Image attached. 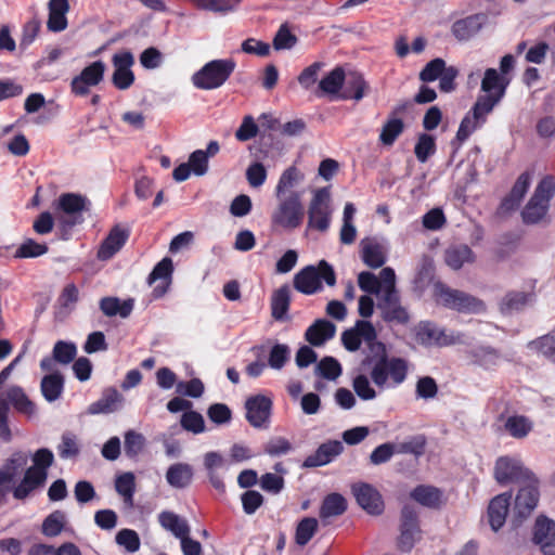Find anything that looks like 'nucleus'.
Masks as SVG:
<instances>
[{"label": "nucleus", "instance_id": "nucleus-1", "mask_svg": "<svg viewBox=\"0 0 555 555\" xmlns=\"http://www.w3.org/2000/svg\"><path fill=\"white\" fill-rule=\"evenodd\" d=\"M29 453L16 451L0 467V493L12 492L15 500L23 501L44 486L48 470L54 462L53 452L38 449L31 456L33 464L26 468Z\"/></svg>", "mask_w": 555, "mask_h": 555}, {"label": "nucleus", "instance_id": "nucleus-2", "mask_svg": "<svg viewBox=\"0 0 555 555\" xmlns=\"http://www.w3.org/2000/svg\"><path fill=\"white\" fill-rule=\"evenodd\" d=\"M384 293L377 299V309L384 321L395 324H406L409 313L400 304L399 292L396 287V273L390 267L384 268Z\"/></svg>", "mask_w": 555, "mask_h": 555}, {"label": "nucleus", "instance_id": "nucleus-3", "mask_svg": "<svg viewBox=\"0 0 555 555\" xmlns=\"http://www.w3.org/2000/svg\"><path fill=\"white\" fill-rule=\"evenodd\" d=\"M366 361L372 364L371 377L377 387L389 386L388 379L397 386L406 377L408 366L405 361L399 358L388 359L386 348L383 352L369 357Z\"/></svg>", "mask_w": 555, "mask_h": 555}, {"label": "nucleus", "instance_id": "nucleus-4", "mask_svg": "<svg viewBox=\"0 0 555 555\" xmlns=\"http://www.w3.org/2000/svg\"><path fill=\"white\" fill-rule=\"evenodd\" d=\"M276 207L271 214L272 225L287 231L299 228L305 216L301 194L291 192L287 197H276Z\"/></svg>", "mask_w": 555, "mask_h": 555}, {"label": "nucleus", "instance_id": "nucleus-5", "mask_svg": "<svg viewBox=\"0 0 555 555\" xmlns=\"http://www.w3.org/2000/svg\"><path fill=\"white\" fill-rule=\"evenodd\" d=\"M555 193V180L544 177L537 185L533 195L521 211L526 224H535L546 219L550 202Z\"/></svg>", "mask_w": 555, "mask_h": 555}, {"label": "nucleus", "instance_id": "nucleus-6", "mask_svg": "<svg viewBox=\"0 0 555 555\" xmlns=\"http://www.w3.org/2000/svg\"><path fill=\"white\" fill-rule=\"evenodd\" d=\"M235 66L232 59L212 60L192 76V82L201 90L218 89L229 79Z\"/></svg>", "mask_w": 555, "mask_h": 555}, {"label": "nucleus", "instance_id": "nucleus-7", "mask_svg": "<svg viewBox=\"0 0 555 555\" xmlns=\"http://www.w3.org/2000/svg\"><path fill=\"white\" fill-rule=\"evenodd\" d=\"M322 280L334 286L336 276L333 267L325 260H321L318 267L308 266L300 270L294 278V287L306 295H311L322 288Z\"/></svg>", "mask_w": 555, "mask_h": 555}, {"label": "nucleus", "instance_id": "nucleus-8", "mask_svg": "<svg viewBox=\"0 0 555 555\" xmlns=\"http://www.w3.org/2000/svg\"><path fill=\"white\" fill-rule=\"evenodd\" d=\"M89 199L78 193H63L54 203L57 220L65 228H72L83 221V212L89 210Z\"/></svg>", "mask_w": 555, "mask_h": 555}, {"label": "nucleus", "instance_id": "nucleus-9", "mask_svg": "<svg viewBox=\"0 0 555 555\" xmlns=\"http://www.w3.org/2000/svg\"><path fill=\"white\" fill-rule=\"evenodd\" d=\"M332 208L331 196L327 189L314 192L308 207V228L319 232H326L331 224Z\"/></svg>", "mask_w": 555, "mask_h": 555}, {"label": "nucleus", "instance_id": "nucleus-10", "mask_svg": "<svg viewBox=\"0 0 555 555\" xmlns=\"http://www.w3.org/2000/svg\"><path fill=\"white\" fill-rule=\"evenodd\" d=\"M437 300L443 306L461 312L478 313L485 310L483 302L479 299L443 285L437 286Z\"/></svg>", "mask_w": 555, "mask_h": 555}, {"label": "nucleus", "instance_id": "nucleus-11", "mask_svg": "<svg viewBox=\"0 0 555 555\" xmlns=\"http://www.w3.org/2000/svg\"><path fill=\"white\" fill-rule=\"evenodd\" d=\"M422 535L423 532L420 527L416 511L411 506H403L401 511L398 547L402 552H410L414 547V545L421 541Z\"/></svg>", "mask_w": 555, "mask_h": 555}, {"label": "nucleus", "instance_id": "nucleus-12", "mask_svg": "<svg viewBox=\"0 0 555 555\" xmlns=\"http://www.w3.org/2000/svg\"><path fill=\"white\" fill-rule=\"evenodd\" d=\"M416 339L425 346L446 347L463 343V334L442 330L429 322L421 323L416 331Z\"/></svg>", "mask_w": 555, "mask_h": 555}, {"label": "nucleus", "instance_id": "nucleus-13", "mask_svg": "<svg viewBox=\"0 0 555 555\" xmlns=\"http://www.w3.org/2000/svg\"><path fill=\"white\" fill-rule=\"evenodd\" d=\"M509 80L501 76L496 69L488 68L485 72L481 81V91L483 95L478 96L477 101L490 106L491 109L503 99Z\"/></svg>", "mask_w": 555, "mask_h": 555}, {"label": "nucleus", "instance_id": "nucleus-14", "mask_svg": "<svg viewBox=\"0 0 555 555\" xmlns=\"http://www.w3.org/2000/svg\"><path fill=\"white\" fill-rule=\"evenodd\" d=\"M106 65L102 61L89 64L72 79V92L79 96L87 95L92 87L98 86L103 80Z\"/></svg>", "mask_w": 555, "mask_h": 555}, {"label": "nucleus", "instance_id": "nucleus-15", "mask_svg": "<svg viewBox=\"0 0 555 555\" xmlns=\"http://www.w3.org/2000/svg\"><path fill=\"white\" fill-rule=\"evenodd\" d=\"M114 73L112 82L118 90H127L134 82V73L132 66L134 64L133 54L128 50L115 53L112 57Z\"/></svg>", "mask_w": 555, "mask_h": 555}, {"label": "nucleus", "instance_id": "nucleus-16", "mask_svg": "<svg viewBox=\"0 0 555 555\" xmlns=\"http://www.w3.org/2000/svg\"><path fill=\"white\" fill-rule=\"evenodd\" d=\"M533 475L524 467L521 461L514 456H501L494 466V478L499 483L528 480Z\"/></svg>", "mask_w": 555, "mask_h": 555}, {"label": "nucleus", "instance_id": "nucleus-17", "mask_svg": "<svg viewBox=\"0 0 555 555\" xmlns=\"http://www.w3.org/2000/svg\"><path fill=\"white\" fill-rule=\"evenodd\" d=\"M388 245L379 237H364L360 242V256L365 266L377 269L387 261Z\"/></svg>", "mask_w": 555, "mask_h": 555}, {"label": "nucleus", "instance_id": "nucleus-18", "mask_svg": "<svg viewBox=\"0 0 555 555\" xmlns=\"http://www.w3.org/2000/svg\"><path fill=\"white\" fill-rule=\"evenodd\" d=\"M352 493L357 503L371 515H380L384 511V501L376 488L370 483L359 482L352 486Z\"/></svg>", "mask_w": 555, "mask_h": 555}, {"label": "nucleus", "instance_id": "nucleus-19", "mask_svg": "<svg viewBox=\"0 0 555 555\" xmlns=\"http://www.w3.org/2000/svg\"><path fill=\"white\" fill-rule=\"evenodd\" d=\"M491 112L490 106L476 101L472 111L461 121L456 133L457 140L465 141L475 130L486 122L487 116Z\"/></svg>", "mask_w": 555, "mask_h": 555}, {"label": "nucleus", "instance_id": "nucleus-20", "mask_svg": "<svg viewBox=\"0 0 555 555\" xmlns=\"http://www.w3.org/2000/svg\"><path fill=\"white\" fill-rule=\"evenodd\" d=\"M520 488L515 499V511L519 518H526L537 507L539 501L538 481L534 477Z\"/></svg>", "mask_w": 555, "mask_h": 555}, {"label": "nucleus", "instance_id": "nucleus-21", "mask_svg": "<svg viewBox=\"0 0 555 555\" xmlns=\"http://www.w3.org/2000/svg\"><path fill=\"white\" fill-rule=\"evenodd\" d=\"M271 405V400L261 395L247 399L245 408L249 424L256 428L262 427L269 420Z\"/></svg>", "mask_w": 555, "mask_h": 555}, {"label": "nucleus", "instance_id": "nucleus-22", "mask_svg": "<svg viewBox=\"0 0 555 555\" xmlns=\"http://www.w3.org/2000/svg\"><path fill=\"white\" fill-rule=\"evenodd\" d=\"M485 15L473 14L455 21L451 26V34L457 41L466 42L479 34L483 24Z\"/></svg>", "mask_w": 555, "mask_h": 555}, {"label": "nucleus", "instance_id": "nucleus-23", "mask_svg": "<svg viewBox=\"0 0 555 555\" xmlns=\"http://www.w3.org/2000/svg\"><path fill=\"white\" fill-rule=\"evenodd\" d=\"M173 272L172 260L168 257L162 259L153 269V271L149 275V283L153 284L156 281H160L153 289V295L155 298H159L164 296L171 283V275Z\"/></svg>", "mask_w": 555, "mask_h": 555}, {"label": "nucleus", "instance_id": "nucleus-24", "mask_svg": "<svg viewBox=\"0 0 555 555\" xmlns=\"http://www.w3.org/2000/svg\"><path fill=\"white\" fill-rule=\"evenodd\" d=\"M344 450V446L338 440H331L322 443L317 451L306 457L304 467H319L331 463Z\"/></svg>", "mask_w": 555, "mask_h": 555}, {"label": "nucleus", "instance_id": "nucleus-25", "mask_svg": "<svg viewBox=\"0 0 555 555\" xmlns=\"http://www.w3.org/2000/svg\"><path fill=\"white\" fill-rule=\"evenodd\" d=\"M129 237V231L119 225L114 227L107 237L102 243L98 257L101 260L112 258L126 244Z\"/></svg>", "mask_w": 555, "mask_h": 555}, {"label": "nucleus", "instance_id": "nucleus-26", "mask_svg": "<svg viewBox=\"0 0 555 555\" xmlns=\"http://www.w3.org/2000/svg\"><path fill=\"white\" fill-rule=\"evenodd\" d=\"M443 259L450 269L456 271L465 264L473 263L475 254L466 244H454L446 248Z\"/></svg>", "mask_w": 555, "mask_h": 555}, {"label": "nucleus", "instance_id": "nucleus-27", "mask_svg": "<svg viewBox=\"0 0 555 555\" xmlns=\"http://www.w3.org/2000/svg\"><path fill=\"white\" fill-rule=\"evenodd\" d=\"M511 498L509 493H502L493 498L489 504L488 517L494 531H498L505 524Z\"/></svg>", "mask_w": 555, "mask_h": 555}, {"label": "nucleus", "instance_id": "nucleus-28", "mask_svg": "<svg viewBox=\"0 0 555 555\" xmlns=\"http://www.w3.org/2000/svg\"><path fill=\"white\" fill-rule=\"evenodd\" d=\"M8 404H12L14 409L21 413L26 415L27 417H33L37 414L36 404L27 397L23 388L20 386H11L5 391V397Z\"/></svg>", "mask_w": 555, "mask_h": 555}, {"label": "nucleus", "instance_id": "nucleus-29", "mask_svg": "<svg viewBox=\"0 0 555 555\" xmlns=\"http://www.w3.org/2000/svg\"><path fill=\"white\" fill-rule=\"evenodd\" d=\"M49 17L47 26L49 30L59 33L67 27L66 14L69 11L68 0H50L48 4Z\"/></svg>", "mask_w": 555, "mask_h": 555}, {"label": "nucleus", "instance_id": "nucleus-30", "mask_svg": "<svg viewBox=\"0 0 555 555\" xmlns=\"http://www.w3.org/2000/svg\"><path fill=\"white\" fill-rule=\"evenodd\" d=\"M335 333L336 326L331 321L320 319L307 328L305 336L312 346L319 347L332 339Z\"/></svg>", "mask_w": 555, "mask_h": 555}, {"label": "nucleus", "instance_id": "nucleus-31", "mask_svg": "<svg viewBox=\"0 0 555 555\" xmlns=\"http://www.w3.org/2000/svg\"><path fill=\"white\" fill-rule=\"evenodd\" d=\"M122 402V396L116 389H106L102 397L88 406V413L108 414L117 411Z\"/></svg>", "mask_w": 555, "mask_h": 555}, {"label": "nucleus", "instance_id": "nucleus-32", "mask_svg": "<svg viewBox=\"0 0 555 555\" xmlns=\"http://www.w3.org/2000/svg\"><path fill=\"white\" fill-rule=\"evenodd\" d=\"M100 309L106 317H120L122 319L128 318L134 306L133 299L120 300L118 297H103L100 302Z\"/></svg>", "mask_w": 555, "mask_h": 555}, {"label": "nucleus", "instance_id": "nucleus-33", "mask_svg": "<svg viewBox=\"0 0 555 555\" xmlns=\"http://www.w3.org/2000/svg\"><path fill=\"white\" fill-rule=\"evenodd\" d=\"M204 466L208 473L209 481L218 491H224V482L218 469L227 468L224 457L218 452H208L204 455Z\"/></svg>", "mask_w": 555, "mask_h": 555}, {"label": "nucleus", "instance_id": "nucleus-34", "mask_svg": "<svg viewBox=\"0 0 555 555\" xmlns=\"http://www.w3.org/2000/svg\"><path fill=\"white\" fill-rule=\"evenodd\" d=\"M530 182L531 175L529 172L521 173L516 180L509 195L502 202L501 209L503 211L516 209L527 193Z\"/></svg>", "mask_w": 555, "mask_h": 555}, {"label": "nucleus", "instance_id": "nucleus-35", "mask_svg": "<svg viewBox=\"0 0 555 555\" xmlns=\"http://www.w3.org/2000/svg\"><path fill=\"white\" fill-rule=\"evenodd\" d=\"M305 180V175L296 166L286 168L280 176L274 190L275 197H287V192L299 185Z\"/></svg>", "mask_w": 555, "mask_h": 555}, {"label": "nucleus", "instance_id": "nucleus-36", "mask_svg": "<svg viewBox=\"0 0 555 555\" xmlns=\"http://www.w3.org/2000/svg\"><path fill=\"white\" fill-rule=\"evenodd\" d=\"M345 80L346 86L339 99L360 101L365 96L369 91V85L361 74L356 72L349 73V75L345 77Z\"/></svg>", "mask_w": 555, "mask_h": 555}, {"label": "nucleus", "instance_id": "nucleus-37", "mask_svg": "<svg viewBox=\"0 0 555 555\" xmlns=\"http://www.w3.org/2000/svg\"><path fill=\"white\" fill-rule=\"evenodd\" d=\"M533 421L525 415L513 414L504 422L505 431L515 439H524L533 430Z\"/></svg>", "mask_w": 555, "mask_h": 555}, {"label": "nucleus", "instance_id": "nucleus-38", "mask_svg": "<svg viewBox=\"0 0 555 555\" xmlns=\"http://www.w3.org/2000/svg\"><path fill=\"white\" fill-rule=\"evenodd\" d=\"M554 541L555 521L545 516H539L533 528V542L543 550L544 546L553 544Z\"/></svg>", "mask_w": 555, "mask_h": 555}, {"label": "nucleus", "instance_id": "nucleus-39", "mask_svg": "<svg viewBox=\"0 0 555 555\" xmlns=\"http://www.w3.org/2000/svg\"><path fill=\"white\" fill-rule=\"evenodd\" d=\"M193 478L192 466L186 463H176L170 465L166 473L167 482L177 489L186 488Z\"/></svg>", "mask_w": 555, "mask_h": 555}, {"label": "nucleus", "instance_id": "nucleus-40", "mask_svg": "<svg viewBox=\"0 0 555 555\" xmlns=\"http://www.w3.org/2000/svg\"><path fill=\"white\" fill-rule=\"evenodd\" d=\"M410 495L414 501L428 508H438L442 504V493L435 487L417 486Z\"/></svg>", "mask_w": 555, "mask_h": 555}, {"label": "nucleus", "instance_id": "nucleus-41", "mask_svg": "<svg viewBox=\"0 0 555 555\" xmlns=\"http://www.w3.org/2000/svg\"><path fill=\"white\" fill-rule=\"evenodd\" d=\"M344 82L345 73L343 68L336 67L320 80L319 89L326 95L339 99Z\"/></svg>", "mask_w": 555, "mask_h": 555}, {"label": "nucleus", "instance_id": "nucleus-42", "mask_svg": "<svg viewBox=\"0 0 555 555\" xmlns=\"http://www.w3.org/2000/svg\"><path fill=\"white\" fill-rule=\"evenodd\" d=\"M41 392L43 398L48 402L56 401L63 392L64 379L60 373H53L46 375L40 384Z\"/></svg>", "mask_w": 555, "mask_h": 555}, {"label": "nucleus", "instance_id": "nucleus-43", "mask_svg": "<svg viewBox=\"0 0 555 555\" xmlns=\"http://www.w3.org/2000/svg\"><path fill=\"white\" fill-rule=\"evenodd\" d=\"M158 520L163 528L170 531L178 539L188 535L190 532L186 521L172 512H162Z\"/></svg>", "mask_w": 555, "mask_h": 555}, {"label": "nucleus", "instance_id": "nucleus-44", "mask_svg": "<svg viewBox=\"0 0 555 555\" xmlns=\"http://www.w3.org/2000/svg\"><path fill=\"white\" fill-rule=\"evenodd\" d=\"M347 509V501L339 493H331L326 495L320 508V517L322 519L337 517Z\"/></svg>", "mask_w": 555, "mask_h": 555}, {"label": "nucleus", "instance_id": "nucleus-45", "mask_svg": "<svg viewBox=\"0 0 555 555\" xmlns=\"http://www.w3.org/2000/svg\"><path fill=\"white\" fill-rule=\"evenodd\" d=\"M115 490L122 498L127 507L133 506V495L135 491V478L130 472L116 477Z\"/></svg>", "mask_w": 555, "mask_h": 555}, {"label": "nucleus", "instance_id": "nucleus-46", "mask_svg": "<svg viewBox=\"0 0 555 555\" xmlns=\"http://www.w3.org/2000/svg\"><path fill=\"white\" fill-rule=\"evenodd\" d=\"M353 328L360 336L361 340L363 339L369 344L370 350L373 353V356H376L377 353L384 351L385 346L384 344L376 340V331L371 322L363 320L357 321Z\"/></svg>", "mask_w": 555, "mask_h": 555}, {"label": "nucleus", "instance_id": "nucleus-47", "mask_svg": "<svg viewBox=\"0 0 555 555\" xmlns=\"http://www.w3.org/2000/svg\"><path fill=\"white\" fill-rule=\"evenodd\" d=\"M384 268L380 270L378 276L370 271L360 272L358 275L359 287L366 293L377 295V299L384 293Z\"/></svg>", "mask_w": 555, "mask_h": 555}, {"label": "nucleus", "instance_id": "nucleus-48", "mask_svg": "<svg viewBox=\"0 0 555 555\" xmlns=\"http://www.w3.org/2000/svg\"><path fill=\"white\" fill-rule=\"evenodd\" d=\"M474 363L490 370L498 366L501 362L499 351L491 347H478L472 351Z\"/></svg>", "mask_w": 555, "mask_h": 555}, {"label": "nucleus", "instance_id": "nucleus-49", "mask_svg": "<svg viewBox=\"0 0 555 555\" xmlns=\"http://www.w3.org/2000/svg\"><path fill=\"white\" fill-rule=\"evenodd\" d=\"M289 307V289L287 286H282L276 289L271 298L272 317L275 320H283Z\"/></svg>", "mask_w": 555, "mask_h": 555}, {"label": "nucleus", "instance_id": "nucleus-50", "mask_svg": "<svg viewBox=\"0 0 555 555\" xmlns=\"http://www.w3.org/2000/svg\"><path fill=\"white\" fill-rule=\"evenodd\" d=\"M532 300L531 295L521 292L508 293L501 302V311L504 313H512L518 311L530 304Z\"/></svg>", "mask_w": 555, "mask_h": 555}, {"label": "nucleus", "instance_id": "nucleus-51", "mask_svg": "<svg viewBox=\"0 0 555 555\" xmlns=\"http://www.w3.org/2000/svg\"><path fill=\"white\" fill-rule=\"evenodd\" d=\"M201 10L215 13H228L233 11L242 0H189Z\"/></svg>", "mask_w": 555, "mask_h": 555}, {"label": "nucleus", "instance_id": "nucleus-52", "mask_svg": "<svg viewBox=\"0 0 555 555\" xmlns=\"http://www.w3.org/2000/svg\"><path fill=\"white\" fill-rule=\"evenodd\" d=\"M403 121L400 118H389L384 125L379 134V140L384 145H392L396 139L403 131Z\"/></svg>", "mask_w": 555, "mask_h": 555}, {"label": "nucleus", "instance_id": "nucleus-53", "mask_svg": "<svg viewBox=\"0 0 555 555\" xmlns=\"http://www.w3.org/2000/svg\"><path fill=\"white\" fill-rule=\"evenodd\" d=\"M426 440L424 436H414L409 439L395 443L396 450L398 454H413L415 456H420L424 453Z\"/></svg>", "mask_w": 555, "mask_h": 555}, {"label": "nucleus", "instance_id": "nucleus-54", "mask_svg": "<svg viewBox=\"0 0 555 555\" xmlns=\"http://www.w3.org/2000/svg\"><path fill=\"white\" fill-rule=\"evenodd\" d=\"M315 373L323 378L335 380L341 375V365L333 357H325L315 366Z\"/></svg>", "mask_w": 555, "mask_h": 555}, {"label": "nucleus", "instance_id": "nucleus-55", "mask_svg": "<svg viewBox=\"0 0 555 555\" xmlns=\"http://www.w3.org/2000/svg\"><path fill=\"white\" fill-rule=\"evenodd\" d=\"M65 518L62 511H54L43 520L42 533L47 537L59 535L64 528Z\"/></svg>", "mask_w": 555, "mask_h": 555}, {"label": "nucleus", "instance_id": "nucleus-56", "mask_svg": "<svg viewBox=\"0 0 555 555\" xmlns=\"http://www.w3.org/2000/svg\"><path fill=\"white\" fill-rule=\"evenodd\" d=\"M76 345L68 341L59 340L53 347V359L61 364L70 363L76 357Z\"/></svg>", "mask_w": 555, "mask_h": 555}, {"label": "nucleus", "instance_id": "nucleus-57", "mask_svg": "<svg viewBox=\"0 0 555 555\" xmlns=\"http://www.w3.org/2000/svg\"><path fill=\"white\" fill-rule=\"evenodd\" d=\"M318 529V520L312 517L304 518L296 529V542L299 545H306L314 535Z\"/></svg>", "mask_w": 555, "mask_h": 555}, {"label": "nucleus", "instance_id": "nucleus-58", "mask_svg": "<svg viewBox=\"0 0 555 555\" xmlns=\"http://www.w3.org/2000/svg\"><path fill=\"white\" fill-rule=\"evenodd\" d=\"M115 541L129 553L139 551L141 545L139 534L132 529H121L118 531Z\"/></svg>", "mask_w": 555, "mask_h": 555}, {"label": "nucleus", "instance_id": "nucleus-59", "mask_svg": "<svg viewBox=\"0 0 555 555\" xmlns=\"http://www.w3.org/2000/svg\"><path fill=\"white\" fill-rule=\"evenodd\" d=\"M532 350H537L555 363V337L545 335L528 344Z\"/></svg>", "mask_w": 555, "mask_h": 555}, {"label": "nucleus", "instance_id": "nucleus-60", "mask_svg": "<svg viewBox=\"0 0 555 555\" xmlns=\"http://www.w3.org/2000/svg\"><path fill=\"white\" fill-rule=\"evenodd\" d=\"M447 64L446 62L440 59H434L430 62H428L425 67L420 73V79L423 82H433L437 80L441 74H443V70L446 69Z\"/></svg>", "mask_w": 555, "mask_h": 555}, {"label": "nucleus", "instance_id": "nucleus-61", "mask_svg": "<svg viewBox=\"0 0 555 555\" xmlns=\"http://www.w3.org/2000/svg\"><path fill=\"white\" fill-rule=\"evenodd\" d=\"M57 451L62 459H72L77 456L79 454V442L77 437L72 433L63 434Z\"/></svg>", "mask_w": 555, "mask_h": 555}, {"label": "nucleus", "instance_id": "nucleus-62", "mask_svg": "<svg viewBox=\"0 0 555 555\" xmlns=\"http://www.w3.org/2000/svg\"><path fill=\"white\" fill-rule=\"evenodd\" d=\"M48 251L46 244L37 243L34 240H26L17 248L15 256L18 258H35L44 255Z\"/></svg>", "mask_w": 555, "mask_h": 555}, {"label": "nucleus", "instance_id": "nucleus-63", "mask_svg": "<svg viewBox=\"0 0 555 555\" xmlns=\"http://www.w3.org/2000/svg\"><path fill=\"white\" fill-rule=\"evenodd\" d=\"M292 450V443L284 437H273L264 446V452L270 456L285 455Z\"/></svg>", "mask_w": 555, "mask_h": 555}, {"label": "nucleus", "instance_id": "nucleus-64", "mask_svg": "<svg viewBox=\"0 0 555 555\" xmlns=\"http://www.w3.org/2000/svg\"><path fill=\"white\" fill-rule=\"evenodd\" d=\"M415 156L421 163H425L435 152V140L431 135L422 134L414 149Z\"/></svg>", "mask_w": 555, "mask_h": 555}]
</instances>
